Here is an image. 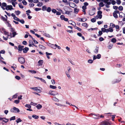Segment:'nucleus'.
I'll use <instances>...</instances> for the list:
<instances>
[{"label":"nucleus","instance_id":"obj_1","mask_svg":"<svg viewBox=\"0 0 125 125\" xmlns=\"http://www.w3.org/2000/svg\"><path fill=\"white\" fill-rule=\"evenodd\" d=\"M19 62L21 64H23L25 62V60L24 58L22 57H19L18 58Z\"/></svg>","mask_w":125,"mask_h":125},{"label":"nucleus","instance_id":"obj_2","mask_svg":"<svg viewBox=\"0 0 125 125\" xmlns=\"http://www.w3.org/2000/svg\"><path fill=\"white\" fill-rule=\"evenodd\" d=\"M10 111L11 112L14 113H18L20 112V111L18 108L15 107L11 109Z\"/></svg>","mask_w":125,"mask_h":125},{"label":"nucleus","instance_id":"obj_3","mask_svg":"<svg viewBox=\"0 0 125 125\" xmlns=\"http://www.w3.org/2000/svg\"><path fill=\"white\" fill-rule=\"evenodd\" d=\"M48 94L50 95L55 96L58 94V93L57 92L50 90L49 91Z\"/></svg>","mask_w":125,"mask_h":125},{"label":"nucleus","instance_id":"obj_4","mask_svg":"<svg viewBox=\"0 0 125 125\" xmlns=\"http://www.w3.org/2000/svg\"><path fill=\"white\" fill-rule=\"evenodd\" d=\"M17 34H18L16 33V32L15 31L13 32H12V33H10V35H8V37H10L9 39H10L12 37H14L16 35H17Z\"/></svg>","mask_w":125,"mask_h":125},{"label":"nucleus","instance_id":"obj_5","mask_svg":"<svg viewBox=\"0 0 125 125\" xmlns=\"http://www.w3.org/2000/svg\"><path fill=\"white\" fill-rule=\"evenodd\" d=\"M119 11L118 10H115L113 13V15L114 17L115 18H118V16L117 14H119Z\"/></svg>","mask_w":125,"mask_h":125},{"label":"nucleus","instance_id":"obj_6","mask_svg":"<svg viewBox=\"0 0 125 125\" xmlns=\"http://www.w3.org/2000/svg\"><path fill=\"white\" fill-rule=\"evenodd\" d=\"M102 12L99 10L97 12V15L96 17H97L99 19H101L102 17Z\"/></svg>","mask_w":125,"mask_h":125},{"label":"nucleus","instance_id":"obj_7","mask_svg":"<svg viewBox=\"0 0 125 125\" xmlns=\"http://www.w3.org/2000/svg\"><path fill=\"white\" fill-rule=\"evenodd\" d=\"M95 9L93 8L92 10H89V14L90 15H93L95 13V11H94Z\"/></svg>","mask_w":125,"mask_h":125},{"label":"nucleus","instance_id":"obj_8","mask_svg":"<svg viewBox=\"0 0 125 125\" xmlns=\"http://www.w3.org/2000/svg\"><path fill=\"white\" fill-rule=\"evenodd\" d=\"M101 57V55L100 54H98L96 56L95 55H94L93 58V60H95L96 59H100Z\"/></svg>","mask_w":125,"mask_h":125},{"label":"nucleus","instance_id":"obj_9","mask_svg":"<svg viewBox=\"0 0 125 125\" xmlns=\"http://www.w3.org/2000/svg\"><path fill=\"white\" fill-rule=\"evenodd\" d=\"M5 9L7 10H11L12 9H13L12 6L11 5H7L5 8Z\"/></svg>","mask_w":125,"mask_h":125},{"label":"nucleus","instance_id":"obj_10","mask_svg":"<svg viewBox=\"0 0 125 125\" xmlns=\"http://www.w3.org/2000/svg\"><path fill=\"white\" fill-rule=\"evenodd\" d=\"M47 44L49 46L53 49H55L56 47L55 46V44L54 45L53 44H51L50 43H47Z\"/></svg>","mask_w":125,"mask_h":125},{"label":"nucleus","instance_id":"obj_11","mask_svg":"<svg viewBox=\"0 0 125 125\" xmlns=\"http://www.w3.org/2000/svg\"><path fill=\"white\" fill-rule=\"evenodd\" d=\"M34 77L37 79L40 80L42 81L44 83H46V82L45 80H44L43 79L36 77Z\"/></svg>","mask_w":125,"mask_h":125},{"label":"nucleus","instance_id":"obj_12","mask_svg":"<svg viewBox=\"0 0 125 125\" xmlns=\"http://www.w3.org/2000/svg\"><path fill=\"white\" fill-rule=\"evenodd\" d=\"M29 49L27 47H25V48L23 49V52L24 53H26L29 50Z\"/></svg>","mask_w":125,"mask_h":125},{"label":"nucleus","instance_id":"obj_13","mask_svg":"<svg viewBox=\"0 0 125 125\" xmlns=\"http://www.w3.org/2000/svg\"><path fill=\"white\" fill-rule=\"evenodd\" d=\"M109 123L107 121H105L102 122V124L104 125H108L109 124Z\"/></svg>","mask_w":125,"mask_h":125},{"label":"nucleus","instance_id":"obj_14","mask_svg":"<svg viewBox=\"0 0 125 125\" xmlns=\"http://www.w3.org/2000/svg\"><path fill=\"white\" fill-rule=\"evenodd\" d=\"M109 0H104V2L105 3V4L108 5H110L111 4V2L109 1Z\"/></svg>","mask_w":125,"mask_h":125},{"label":"nucleus","instance_id":"obj_15","mask_svg":"<svg viewBox=\"0 0 125 125\" xmlns=\"http://www.w3.org/2000/svg\"><path fill=\"white\" fill-rule=\"evenodd\" d=\"M99 48L96 47L95 50L94 51V52L96 53H98Z\"/></svg>","mask_w":125,"mask_h":125},{"label":"nucleus","instance_id":"obj_16","mask_svg":"<svg viewBox=\"0 0 125 125\" xmlns=\"http://www.w3.org/2000/svg\"><path fill=\"white\" fill-rule=\"evenodd\" d=\"M39 47L41 49L43 50H45L46 48V47H45L41 45H39Z\"/></svg>","mask_w":125,"mask_h":125},{"label":"nucleus","instance_id":"obj_17","mask_svg":"<svg viewBox=\"0 0 125 125\" xmlns=\"http://www.w3.org/2000/svg\"><path fill=\"white\" fill-rule=\"evenodd\" d=\"M74 12L76 14L78 13L79 11V9L76 8H75L74 9Z\"/></svg>","mask_w":125,"mask_h":125},{"label":"nucleus","instance_id":"obj_18","mask_svg":"<svg viewBox=\"0 0 125 125\" xmlns=\"http://www.w3.org/2000/svg\"><path fill=\"white\" fill-rule=\"evenodd\" d=\"M43 62V60H40L38 62V63L39 64V65H42V64Z\"/></svg>","mask_w":125,"mask_h":125},{"label":"nucleus","instance_id":"obj_19","mask_svg":"<svg viewBox=\"0 0 125 125\" xmlns=\"http://www.w3.org/2000/svg\"><path fill=\"white\" fill-rule=\"evenodd\" d=\"M36 107L38 109H39L42 108V106L40 104H38L36 106Z\"/></svg>","mask_w":125,"mask_h":125},{"label":"nucleus","instance_id":"obj_20","mask_svg":"<svg viewBox=\"0 0 125 125\" xmlns=\"http://www.w3.org/2000/svg\"><path fill=\"white\" fill-rule=\"evenodd\" d=\"M32 117L35 119H37L39 118V116L35 115H33Z\"/></svg>","mask_w":125,"mask_h":125},{"label":"nucleus","instance_id":"obj_21","mask_svg":"<svg viewBox=\"0 0 125 125\" xmlns=\"http://www.w3.org/2000/svg\"><path fill=\"white\" fill-rule=\"evenodd\" d=\"M52 99L53 100L57 102H58L59 101V100L56 98L53 97L52 98Z\"/></svg>","mask_w":125,"mask_h":125},{"label":"nucleus","instance_id":"obj_22","mask_svg":"<svg viewBox=\"0 0 125 125\" xmlns=\"http://www.w3.org/2000/svg\"><path fill=\"white\" fill-rule=\"evenodd\" d=\"M22 120L20 119V118H19L17 119L16 120V121L17 123H18L20 122H21L22 121Z\"/></svg>","mask_w":125,"mask_h":125},{"label":"nucleus","instance_id":"obj_23","mask_svg":"<svg viewBox=\"0 0 125 125\" xmlns=\"http://www.w3.org/2000/svg\"><path fill=\"white\" fill-rule=\"evenodd\" d=\"M104 5L103 2H101L99 4V6L100 7H102Z\"/></svg>","mask_w":125,"mask_h":125},{"label":"nucleus","instance_id":"obj_24","mask_svg":"<svg viewBox=\"0 0 125 125\" xmlns=\"http://www.w3.org/2000/svg\"><path fill=\"white\" fill-rule=\"evenodd\" d=\"M43 35H44L46 37H50V35L48 33H44L43 34Z\"/></svg>","mask_w":125,"mask_h":125},{"label":"nucleus","instance_id":"obj_25","mask_svg":"<svg viewBox=\"0 0 125 125\" xmlns=\"http://www.w3.org/2000/svg\"><path fill=\"white\" fill-rule=\"evenodd\" d=\"M82 25L83 26H84L85 27H87L88 26L87 24L86 23H84L82 24Z\"/></svg>","mask_w":125,"mask_h":125},{"label":"nucleus","instance_id":"obj_26","mask_svg":"<svg viewBox=\"0 0 125 125\" xmlns=\"http://www.w3.org/2000/svg\"><path fill=\"white\" fill-rule=\"evenodd\" d=\"M15 13L16 15H18L20 14L21 12L19 10L16 11H15Z\"/></svg>","mask_w":125,"mask_h":125},{"label":"nucleus","instance_id":"obj_27","mask_svg":"<svg viewBox=\"0 0 125 125\" xmlns=\"http://www.w3.org/2000/svg\"><path fill=\"white\" fill-rule=\"evenodd\" d=\"M43 5L42 2H39L37 5V6L38 7H41Z\"/></svg>","mask_w":125,"mask_h":125},{"label":"nucleus","instance_id":"obj_28","mask_svg":"<svg viewBox=\"0 0 125 125\" xmlns=\"http://www.w3.org/2000/svg\"><path fill=\"white\" fill-rule=\"evenodd\" d=\"M116 41V40L115 39V38H114L112 39L111 40V42H112L113 43H115Z\"/></svg>","mask_w":125,"mask_h":125},{"label":"nucleus","instance_id":"obj_29","mask_svg":"<svg viewBox=\"0 0 125 125\" xmlns=\"http://www.w3.org/2000/svg\"><path fill=\"white\" fill-rule=\"evenodd\" d=\"M50 87L51 88L54 89H55L56 88V86L51 85H50Z\"/></svg>","mask_w":125,"mask_h":125},{"label":"nucleus","instance_id":"obj_30","mask_svg":"<svg viewBox=\"0 0 125 125\" xmlns=\"http://www.w3.org/2000/svg\"><path fill=\"white\" fill-rule=\"evenodd\" d=\"M51 10V9L50 7H49L47 8L46 9V11L48 12H50Z\"/></svg>","mask_w":125,"mask_h":125},{"label":"nucleus","instance_id":"obj_31","mask_svg":"<svg viewBox=\"0 0 125 125\" xmlns=\"http://www.w3.org/2000/svg\"><path fill=\"white\" fill-rule=\"evenodd\" d=\"M5 23L7 24L8 27H11L12 26L9 23L8 21H7L5 22Z\"/></svg>","mask_w":125,"mask_h":125},{"label":"nucleus","instance_id":"obj_32","mask_svg":"<svg viewBox=\"0 0 125 125\" xmlns=\"http://www.w3.org/2000/svg\"><path fill=\"white\" fill-rule=\"evenodd\" d=\"M18 50L19 51H21L23 50L22 49L21 47V45H19V46L18 47Z\"/></svg>","mask_w":125,"mask_h":125},{"label":"nucleus","instance_id":"obj_33","mask_svg":"<svg viewBox=\"0 0 125 125\" xmlns=\"http://www.w3.org/2000/svg\"><path fill=\"white\" fill-rule=\"evenodd\" d=\"M47 8V7L46 6H43L42 7V10L44 11H45L46 10V9Z\"/></svg>","mask_w":125,"mask_h":125},{"label":"nucleus","instance_id":"obj_34","mask_svg":"<svg viewBox=\"0 0 125 125\" xmlns=\"http://www.w3.org/2000/svg\"><path fill=\"white\" fill-rule=\"evenodd\" d=\"M1 5H2V6H2V7H6L7 6V4H6V3H5V2L2 3V4Z\"/></svg>","mask_w":125,"mask_h":125},{"label":"nucleus","instance_id":"obj_35","mask_svg":"<svg viewBox=\"0 0 125 125\" xmlns=\"http://www.w3.org/2000/svg\"><path fill=\"white\" fill-rule=\"evenodd\" d=\"M3 119L2 120L3 122H4L5 123H7L8 121V120L7 119H5L4 118H3Z\"/></svg>","mask_w":125,"mask_h":125},{"label":"nucleus","instance_id":"obj_36","mask_svg":"<svg viewBox=\"0 0 125 125\" xmlns=\"http://www.w3.org/2000/svg\"><path fill=\"white\" fill-rule=\"evenodd\" d=\"M1 19L4 21H6L7 20V18H5L2 16H1Z\"/></svg>","mask_w":125,"mask_h":125},{"label":"nucleus","instance_id":"obj_37","mask_svg":"<svg viewBox=\"0 0 125 125\" xmlns=\"http://www.w3.org/2000/svg\"><path fill=\"white\" fill-rule=\"evenodd\" d=\"M115 25L113 23H111L110 24V26H111V28L112 29L114 28L115 27Z\"/></svg>","mask_w":125,"mask_h":125},{"label":"nucleus","instance_id":"obj_38","mask_svg":"<svg viewBox=\"0 0 125 125\" xmlns=\"http://www.w3.org/2000/svg\"><path fill=\"white\" fill-rule=\"evenodd\" d=\"M75 29H77V30L78 31H81L82 30L80 28L76 26H75Z\"/></svg>","mask_w":125,"mask_h":125},{"label":"nucleus","instance_id":"obj_39","mask_svg":"<svg viewBox=\"0 0 125 125\" xmlns=\"http://www.w3.org/2000/svg\"><path fill=\"white\" fill-rule=\"evenodd\" d=\"M123 8L122 6H120L119 7L118 10L120 11H122L123 10Z\"/></svg>","mask_w":125,"mask_h":125},{"label":"nucleus","instance_id":"obj_40","mask_svg":"<svg viewBox=\"0 0 125 125\" xmlns=\"http://www.w3.org/2000/svg\"><path fill=\"white\" fill-rule=\"evenodd\" d=\"M14 20L17 21H19L20 20V19L18 18L17 17L15 16V17H14V18H13Z\"/></svg>","mask_w":125,"mask_h":125},{"label":"nucleus","instance_id":"obj_41","mask_svg":"<svg viewBox=\"0 0 125 125\" xmlns=\"http://www.w3.org/2000/svg\"><path fill=\"white\" fill-rule=\"evenodd\" d=\"M29 71L31 73H36V71L33 70H29Z\"/></svg>","mask_w":125,"mask_h":125},{"label":"nucleus","instance_id":"obj_42","mask_svg":"<svg viewBox=\"0 0 125 125\" xmlns=\"http://www.w3.org/2000/svg\"><path fill=\"white\" fill-rule=\"evenodd\" d=\"M22 2L24 5H26L27 4V2L25 0L22 1Z\"/></svg>","mask_w":125,"mask_h":125},{"label":"nucleus","instance_id":"obj_43","mask_svg":"<svg viewBox=\"0 0 125 125\" xmlns=\"http://www.w3.org/2000/svg\"><path fill=\"white\" fill-rule=\"evenodd\" d=\"M55 104L58 106H65V105L60 104L59 103H55Z\"/></svg>","mask_w":125,"mask_h":125},{"label":"nucleus","instance_id":"obj_44","mask_svg":"<svg viewBox=\"0 0 125 125\" xmlns=\"http://www.w3.org/2000/svg\"><path fill=\"white\" fill-rule=\"evenodd\" d=\"M10 31L11 32H15V30L14 28L11 27L10 29Z\"/></svg>","mask_w":125,"mask_h":125},{"label":"nucleus","instance_id":"obj_45","mask_svg":"<svg viewBox=\"0 0 125 125\" xmlns=\"http://www.w3.org/2000/svg\"><path fill=\"white\" fill-rule=\"evenodd\" d=\"M30 104L31 105H32L33 106H35L37 104V103H34L31 102V103Z\"/></svg>","mask_w":125,"mask_h":125},{"label":"nucleus","instance_id":"obj_46","mask_svg":"<svg viewBox=\"0 0 125 125\" xmlns=\"http://www.w3.org/2000/svg\"><path fill=\"white\" fill-rule=\"evenodd\" d=\"M94 115L96 116H98V117H99V114H90L89 115Z\"/></svg>","mask_w":125,"mask_h":125},{"label":"nucleus","instance_id":"obj_47","mask_svg":"<svg viewBox=\"0 0 125 125\" xmlns=\"http://www.w3.org/2000/svg\"><path fill=\"white\" fill-rule=\"evenodd\" d=\"M96 19L95 18H93L91 19V21L93 22H95Z\"/></svg>","mask_w":125,"mask_h":125},{"label":"nucleus","instance_id":"obj_48","mask_svg":"<svg viewBox=\"0 0 125 125\" xmlns=\"http://www.w3.org/2000/svg\"><path fill=\"white\" fill-rule=\"evenodd\" d=\"M116 0V3L118 5H120L121 3V1L120 0Z\"/></svg>","mask_w":125,"mask_h":125},{"label":"nucleus","instance_id":"obj_49","mask_svg":"<svg viewBox=\"0 0 125 125\" xmlns=\"http://www.w3.org/2000/svg\"><path fill=\"white\" fill-rule=\"evenodd\" d=\"M18 21L20 22L22 24H24L25 22L24 21L23 19L21 20L20 19L19 21Z\"/></svg>","mask_w":125,"mask_h":125},{"label":"nucleus","instance_id":"obj_50","mask_svg":"<svg viewBox=\"0 0 125 125\" xmlns=\"http://www.w3.org/2000/svg\"><path fill=\"white\" fill-rule=\"evenodd\" d=\"M15 116H13L12 117H11L10 119V121H11L12 120H15Z\"/></svg>","mask_w":125,"mask_h":125},{"label":"nucleus","instance_id":"obj_51","mask_svg":"<svg viewBox=\"0 0 125 125\" xmlns=\"http://www.w3.org/2000/svg\"><path fill=\"white\" fill-rule=\"evenodd\" d=\"M25 107H27V108L30 109L31 108V106L30 105L28 104H26L25 105Z\"/></svg>","mask_w":125,"mask_h":125},{"label":"nucleus","instance_id":"obj_52","mask_svg":"<svg viewBox=\"0 0 125 125\" xmlns=\"http://www.w3.org/2000/svg\"><path fill=\"white\" fill-rule=\"evenodd\" d=\"M41 10V8H36L35 9V10L36 11H38Z\"/></svg>","mask_w":125,"mask_h":125},{"label":"nucleus","instance_id":"obj_53","mask_svg":"<svg viewBox=\"0 0 125 125\" xmlns=\"http://www.w3.org/2000/svg\"><path fill=\"white\" fill-rule=\"evenodd\" d=\"M19 7L21 8L22 9L23 8V6L21 4H19Z\"/></svg>","mask_w":125,"mask_h":125},{"label":"nucleus","instance_id":"obj_54","mask_svg":"<svg viewBox=\"0 0 125 125\" xmlns=\"http://www.w3.org/2000/svg\"><path fill=\"white\" fill-rule=\"evenodd\" d=\"M113 46V45H109L108 46V48L109 49H111L112 48Z\"/></svg>","mask_w":125,"mask_h":125},{"label":"nucleus","instance_id":"obj_55","mask_svg":"<svg viewBox=\"0 0 125 125\" xmlns=\"http://www.w3.org/2000/svg\"><path fill=\"white\" fill-rule=\"evenodd\" d=\"M3 32L4 34L7 35L8 36V35H10V34H9V33L8 32H6L5 31H4Z\"/></svg>","mask_w":125,"mask_h":125},{"label":"nucleus","instance_id":"obj_56","mask_svg":"<svg viewBox=\"0 0 125 125\" xmlns=\"http://www.w3.org/2000/svg\"><path fill=\"white\" fill-rule=\"evenodd\" d=\"M15 78L16 79L18 80H19L21 78V77L18 76H15Z\"/></svg>","mask_w":125,"mask_h":125},{"label":"nucleus","instance_id":"obj_57","mask_svg":"<svg viewBox=\"0 0 125 125\" xmlns=\"http://www.w3.org/2000/svg\"><path fill=\"white\" fill-rule=\"evenodd\" d=\"M88 62L90 63H92L93 62V61L91 59H89L88 60Z\"/></svg>","mask_w":125,"mask_h":125},{"label":"nucleus","instance_id":"obj_58","mask_svg":"<svg viewBox=\"0 0 125 125\" xmlns=\"http://www.w3.org/2000/svg\"><path fill=\"white\" fill-rule=\"evenodd\" d=\"M101 29L102 31L104 32H105V30H106V29L104 28H102Z\"/></svg>","mask_w":125,"mask_h":125},{"label":"nucleus","instance_id":"obj_59","mask_svg":"<svg viewBox=\"0 0 125 125\" xmlns=\"http://www.w3.org/2000/svg\"><path fill=\"white\" fill-rule=\"evenodd\" d=\"M65 18L64 16L63 15H62L60 16V18L62 20H63Z\"/></svg>","mask_w":125,"mask_h":125},{"label":"nucleus","instance_id":"obj_60","mask_svg":"<svg viewBox=\"0 0 125 125\" xmlns=\"http://www.w3.org/2000/svg\"><path fill=\"white\" fill-rule=\"evenodd\" d=\"M51 82L52 83V84L53 85H54L55 83V81L53 79L51 80Z\"/></svg>","mask_w":125,"mask_h":125},{"label":"nucleus","instance_id":"obj_61","mask_svg":"<svg viewBox=\"0 0 125 125\" xmlns=\"http://www.w3.org/2000/svg\"><path fill=\"white\" fill-rule=\"evenodd\" d=\"M20 101L19 100H16L14 101V102L16 104H18L19 102Z\"/></svg>","mask_w":125,"mask_h":125},{"label":"nucleus","instance_id":"obj_62","mask_svg":"<svg viewBox=\"0 0 125 125\" xmlns=\"http://www.w3.org/2000/svg\"><path fill=\"white\" fill-rule=\"evenodd\" d=\"M29 5L30 6V7H33L34 5V4L33 3H30L29 4Z\"/></svg>","mask_w":125,"mask_h":125},{"label":"nucleus","instance_id":"obj_63","mask_svg":"<svg viewBox=\"0 0 125 125\" xmlns=\"http://www.w3.org/2000/svg\"><path fill=\"white\" fill-rule=\"evenodd\" d=\"M108 29L109 30V32H112L113 31V30L111 28H110Z\"/></svg>","mask_w":125,"mask_h":125},{"label":"nucleus","instance_id":"obj_64","mask_svg":"<svg viewBox=\"0 0 125 125\" xmlns=\"http://www.w3.org/2000/svg\"><path fill=\"white\" fill-rule=\"evenodd\" d=\"M65 13L66 14H67L68 15H69L70 14V11L66 10H65Z\"/></svg>","mask_w":125,"mask_h":125}]
</instances>
